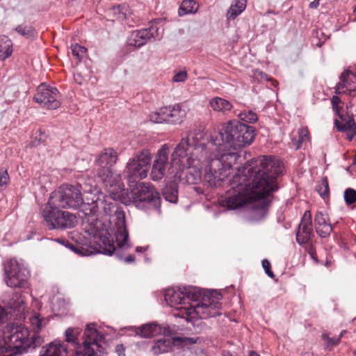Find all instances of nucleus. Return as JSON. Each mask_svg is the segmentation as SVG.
Segmentation results:
<instances>
[{
  "instance_id": "f8f14e48",
  "label": "nucleus",
  "mask_w": 356,
  "mask_h": 356,
  "mask_svg": "<svg viewBox=\"0 0 356 356\" xmlns=\"http://www.w3.org/2000/svg\"><path fill=\"white\" fill-rule=\"evenodd\" d=\"M216 155V154L215 153V152H213L211 153L210 156L207 159H205V158L197 157V160L194 161V163L188 165V166H186L185 169L183 171H179L180 172L185 175L186 181L188 184H196L199 183L202 180L201 169L204 167V181L207 182L210 187H217L220 186L221 183L224 181L225 179L221 180L216 186L210 185L209 183L205 179V168L207 165V163L209 162V161H211V159H215Z\"/></svg>"
},
{
  "instance_id": "bf43d9fd",
  "label": "nucleus",
  "mask_w": 356,
  "mask_h": 356,
  "mask_svg": "<svg viewBox=\"0 0 356 356\" xmlns=\"http://www.w3.org/2000/svg\"><path fill=\"white\" fill-rule=\"evenodd\" d=\"M249 356H259V355L255 352H251L250 353Z\"/></svg>"
},
{
  "instance_id": "5701e85b",
  "label": "nucleus",
  "mask_w": 356,
  "mask_h": 356,
  "mask_svg": "<svg viewBox=\"0 0 356 356\" xmlns=\"http://www.w3.org/2000/svg\"><path fill=\"white\" fill-rule=\"evenodd\" d=\"M59 221L56 223V229L58 228H72L74 227L76 222V217L68 211L60 210Z\"/></svg>"
},
{
  "instance_id": "a19ab883",
  "label": "nucleus",
  "mask_w": 356,
  "mask_h": 356,
  "mask_svg": "<svg viewBox=\"0 0 356 356\" xmlns=\"http://www.w3.org/2000/svg\"><path fill=\"white\" fill-rule=\"evenodd\" d=\"M322 339L325 341V346L327 348L330 346H337L340 343L339 338L330 337L329 334L327 333L322 334Z\"/></svg>"
},
{
  "instance_id": "9b49d317",
  "label": "nucleus",
  "mask_w": 356,
  "mask_h": 356,
  "mask_svg": "<svg viewBox=\"0 0 356 356\" xmlns=\"http://www.w3.org/2000/svg\"><path fill=\"white\" fill-rule=\"evenodd\" d=\"M170 153V145L164 144L158 151L156 159L153 162L150 172V178L153 181H159L165 177L168 174H177L179 172L175 168H171V162L168 161Z\"/></svg>"
},
{
  "instance_id": "5fc2aeb1",
  "label": "nucleus",
  "mask_w": 356,
  "mask_h": 356,
  "mask_svg": "<svg viewBox=\"0 0 356 356\" xmlns=\"http://www.w3.org/2000/svg\"><path fill=\"white\" fill-rule=\"evenodd\" d=\"M135 259V257L133 255H129L127 256L125 259H124V261L126 263H131V262H133Z\"/></svg>"
},
{
  "instance_id": "aec40b11",
  "label": "nucleus",
  "mask_w": 356,
  "mask_h": 356,
  "mask_svg": "<svg viewBox=\"0 0 356 356\" xmlns=\"http://www.w3.org/2000/svg\"><path fill=\"white\" fill-rule=\"evenodd\" d=\"M118 159L117 152L113 148H105L97 156L96 162L98 168H104L112 167L116 163Z\"/></svg>"
},
{
  "instance_id": "473e14b6",
  "label": "nucleus",
  "mask_w": 356,
  "mask_h": 356,
  "mask_svg": "<svg viewBox=\"0 0 356 356\" xmlns=\"http://www.w3.org/2000/svg\"><path fill=\"white\" fill-rule=\"evenodd\" d=\"M298 140L292 139L293 145L296 149H298L301 146L309 140V131L307 128H301L298 131Z\"/></svg>"
},
{
  "instance_id": "a878e982",
  "label": "nucleus",
  "mask_w": 356,
  "mask_h": 356,
  "mask_svg": "<svg viewBox=\"0 0 356 356\" xmlns=\"http://www.w3.org/2000/svg\"><path fill=\"white\" fill-rule=\"evenodd\" d=\"M246 0H236L230 6L227 12V18L233 20L239 15L246 8Z\"/></svg>"
},
{
  "instance_id": "f3484780",
  "label": "nucleus",
  "mask_w": 356,
  "mask_h": 356,
  "mask_svg": "<svg viewBox=\"0 0 356 356\" xmlns=\"http://www.w3.org/2000/svg\"><path fill=\"white\" fill-rule=\"evenodd\" d=\"M172 329L168 325L161 327L156 323L143 325L136 329V334L141 337L150 338L159 334L170 335Z\"/></svg>"
},
{
  "instance_id": "37998d69",
  "label": "nucleus",
  "mask_w": 356,
  "mask_h": 356,
  "mask_svg": "<svg viewBox=\"0 0 356 356\" xmlns=\"http://www.w3.org/2000/svg\"><path fill=\"white\" fill-rule=\"evenodd\" d=\"M106 241H103L104 247L102 248V252L105 254L111 255L115 251V246L112 241L108 239H106Z\"/></svg>"
},
{
  "instance_id": "0eeeda50",
  "label": "nucleus",
  "mask_w": 356,
  "mask_h": 356,
  "mask_svg": "<svg viewBox=\"0 0 356 356\" xmlns=\"http://www.w3.org/2000/svg\"><path fill=\"white\" fill-rule=\"evenodd\" d=\"M152 158L148 149H143L129 159L125 168V176L130 183L147 177Z\"/></svg>"
},
{
  "instance_id": "7ed1b4c3",
  "label": "nucleus",
  "mask_w": 356,
  "mask_h": 356,
  "mask_svg": "<svg viewBox=\"0 0 356 356\" xmlns=\"http://www.w3.org/2000/svg\"><path fill=\"white\" fill-rule=\"evenodd\" d=\"M164 297L168 305L175 308L174 316L187 321L221 314L220 300L222 297L216 291L202 293L197 288L186 286L179 289H168Z\"/></svg>"
},
{
  "instance_id": "13d9d810",
  "label": "nucleus",
  "mask_w": 356,
  "mask_h": 356,
  "mask_svg": "<svg viewBox=\"0 0 356 356\" xmlns=\"http://www.w3.org/2000/svg\"><path fill=\"white\" fill-rule=\"evenodd\" d=\"M346 333V330H342L338 337L339 338V341H341V339L343 337V335Z\"/></svg>"
},
{
  "instance_id": "79ce46f5",
  "label": "nucleus",
  "mask_w": 356,
  "mask_h": 356,
  "mask_svg": "<svg viewBox=\"0 0 356 356\" xmlns=\"http://www.w3.org/2000/svg\"><path fill=\"white\" fill-rule=\"evenodd\" d=\"M318 192L323 197H327L329 195V185L326 177L322 179L321 184L318 188Z\"/></svg>"
},
{
  "instance_id": "dca6fc26",
  "label": "nucleus",
  "mask_w": 356,
  "mask_h": 356,
  "mask_svg": "<svg viewBox=\"0 0 356 356\" xmlns=\"http://www.w3.org/2000/svg\"><path fill=\"white\" fill-rule=\"evenodd\" d=\"M60 208L51 202V197H49L47 203L44 204L41 207V214L43 220L49 229H56V223L59 221V213Z\"/></svg>"
},
{
  "instance_id": "e433bc0d",
  "label": "nucleus",
  "mask_w": 356,
  "mask_h": 356,
  "mask_svg": "<svg viewBox=\"0 0 356 356\" xmlns=\"http://www.w3.org/2000/svg\"><path fill=\"white\" fill-rule=\"evenodd\" d=\"M72 54L79 62L86 56L87 49L78 44H74L71 46Z\"/></svg>"
},
{
  "instance_id": "58836bf2",
  "label": "nucleus",
  "mask_w": 356,
  "mask_h": 356,
  "mask_svg": "<svg viewBox=\"0 0 356 356\" xmlns=\"http://www.w3.org/2000/svg\"><path fill=\"white\" fill-rule=\"evenodd\" d=\"M163 195L165 200L171 203L177 202L178 199L177 190L170 187H166L163 189Z\"/></svg>"
},
{
  "instance_id": "ea45409f",
  "label": "nucleus",
  "mask_w": 356,
  "mask_h": 356,
  "mask_svg": "<svg viewBox=\"0 0 356 356\" xmlns=\"http://www.w3.org/2000/svg\"><path fill=\"white\" fill-rule=\"evenodd\" d=\"M345 202L350 205L356 202V191L353 188H347L343 194Z\"/></svg>"
},
{
  "instance_id": "393cba45",
  "label": "nucleus",
  "mask_w": 356,
  "mask_h": 356,
  "mask_svg": "<svg viewBox=\"0 0 356 356\" xmlns=\"http://www.w3.org/2000/svg\"><path fill=\"white\" fill-rule=\"evenodd\" d=\"M209 106L214 111L222 113L230 111L232 108V104L229 101L218 97L212 98L209 101Z\"/></svg>"
},
{
  "instance_id": "2f4dec72",
  "label": "nucleus",
  "mask_w": 356,
  "mask_h": 356,
  "mask_svg": "<svg viewBox=\"0 0 356 356\" xmlns=\"http://www.w3.org/2000/svg\"><path fill=\"white\" fill-rule=\"evenodd\" d=\"M81 333L79 328L69 327L65 331L66 341L72 343L74 347L80 346L78 342V337Z\"/></svg>"
},
{
  "instance_id": "a211bd4d",
  "label": "nucleus",
  "mask_w": 356,
  "mask_h": 356,
  "mask_svg": "<svg viewBox=\"0 0 356 356\" xmlns=\"http://www.w3.org/2000/svg\"><path fill=\"white\" fill-rule=\"evenodd\" d=\"M9 308L13 310L19 320L26 318V298L22 293L15 292L7 302Z\"/></svg>"
},
{
  "instance_id": "6e6d98bb",
  "label": "nucleus",
  "mask_w": 356,
  "mask_h": 356,
  "mask_svg": "<svg viewBox=\"0 0 356 356\" xmlns=\"http://www.w3.org/2000/svg\"><path fill=\"white\" fill-rule=\"evenodd\" d=\"M258 76H259L261 79H267V75L265 73L262 72H258Z\"/></svg>"
},
{
  "instance_id": "7c9ffc66",
  "label": "nucleus",
  "mask_w": 356,
  "mask_h": 356,
  "mask_svg": "<svg viewBox=\"0 0 356 356\" xmlns=\"http://www.w3.org/2000/svg\"><path fill=\"white\" fill-rule=\"evenodd\" d=\"M197 3L194 0H184L179 9V15H184L194 13L197 11Z\"/></svg>"
},
{
  "instance_id": "a18cd8bd",
  "label": "nucleus",
  "mask_w": 356,
  "mask_h": 356,
  "mask_svg": "<svg viewBox=\"0 0 356 356\" xmlns=\"http://www.w3.org/2000/svg\"><path fill=\"white\" fill-rule=\"evenodd\" d=\"M262 266L265 270V273L267 274L268 276L273 278L275 277L273 272L271 270V265L268 260L267 259H263L262 260Z\"/></svg>"
},
{
  "instance_id": "4be33fe9",
  "label": "nucleus",
  "mask_w": 356,
  "mask_h": 356,
  "mask_svg": "<svg viewBox=\"0 0 356 356\" xmlns=\"http://www.w3.org/2000/svg\"><path fill=\"white\" fill-rule=\"evenodd\" d=\"M168 123H180L186 116V111L179 104L167 106Z\"/></svg>"
},
{
  "instance_id": "f704fd0d",
  "label": "nucleus",
  "mask_w": 356,
  "mask_h": 356,
  "mask_svg": "<svg viewBox=\"0 0 356 356\" xmlns=\"http://www.w3.org/2000/svg\"><path fill=\"white\" fill-rule=\"evenodd\" d=\"M115 237L116 242L120 247L122 248L125 246L129 238V233L126 227L118 228Z\"/></svg>"
},
{
  "instance_id": "9d476101",
  "label": "nucleus",
  "mask_w": 356,
  "mask_h": 356,
  "mask_svg": "<svg viewBox=\"0 0 356 356\" xmlns=\"http://www.w3.org/2000/svg\"><path fill=\"white\" fill-rule=\"evenodd\" d=\"M97 177L108 189L110 193L109 199H121V196L126 194L124 186L122 182L121 175L110 168H98L97 171Z\"/></svg>"
},
{
  "instance_id": "c9c22d12",
  "label": "nucleus",
  "mask_w": 356,
  "mask_h": 356,
  "mask_svg": "<svg viewBox=\"0 0 356 356\" xmlns=\"http://www.w3.org/2000/svg\"><path fill=\"white\" fill-rule=\"evenodd\" d=\"M240 120L248 123L256 122L258 120L257 115L252 111H243L237 114Z\"/></svg>"
},
{
  "instance_id": "72a5a7b5",
  "label": "nucleus",
  "mask_w": 356,
  "mask_h": 356,
  "mask_svg": "<svg viewBox=\"0 0 356 356\" xmlns=\"http://www.w3.org/2000/svg\"><path fill=\"white\" fill-rule=\"evenodd\" d=\"M15 31L26 38L33 39L37 37V32L31 26L19 25L15 28Z\"/></svg>"
},
{
  "instance_id": "680f3d73",
  "label": "nucleus",
  "mask_w": 356,
  "mask_h": 356,
  "mask_svg": "<svg viewBox=\"0 0 356 356\" xmlns=\"http://www.w3.org/2000/svg\"><path fill=\"white\" fill-rule=\"evenodd\" d=\"M354 355L356 356V350L354 352Z\"/></svg>"
},
{
  "instance_id": "f257e3e1",
  "label": "nucleus",
  "mask_w": 356,
  "mask_h": 356,
  "mask_svg": "<svg viewBox=\"0 0 356 356\" xmlns=\"http://www.w3.org/2000/svg\"><path fill=\"white\" fill-rule=\"evenodd\" d=\"M282 172L281 162L271 156L252 159L243 173H236L231 180V188L220 200V204L236 209L248 202H254V211L259 216L266 215L270 204L269 197L278 189L276 177Z\"/></svg>"
},
{
  "instance_id": "864d4df0",
  "label": "nucleus",
  "mask_w": 356,
  "mask_h": 356,
  "mask_svg": "<svg viewBox=\"0 0 356 356\" xmlns=\"http://www.w3.org/2000/svg\"><path fill=\"white\" fill-rule=\"evenodd\" d=\"M321 0H314V1L309 3V8H316L319 6V2Z\"/></svg>"
},
{
  "instance_id": "ddd939ff",
  "label": "nucleus",
  "mask_w": 356,
  "mask_h": 356,
  "mask_svg": "<svg viewBox=\"0 0 356 356\" xmlns=\"http://www.w3.org/2000/svg\"><path fill=\"white\" fill-rule=\"evenodd\" d=\"M60 97L56 88L42 83L38 87L33 99L48 109H56L60 105Z\"/></svg>"
},
{
  "instance_id": "bb28decb",
  "label": "nucleus",
  "mask_w": 356,
  "mask_h": 356,
  "mask_svg": "<svg viewBox=\"0 0 356 356\" xmlns=\"http://www.w3.org/2000/svg\"><path fill=\"white\" fill-rule=\"evenodd\" d=\"M12 52V41L6 35L0 36V59H6L11 56Z\"/></svg>"
},
{
  "instance_id": "6ab92c4d",
  "label": "nucleus",
  "mask_w": 356,
  "mask_h": 356,
  "mask_svg": "<svg viewBox=\"0 0 356 356\" xmlns=\"http://www.w3.org/2000/svg\"><path fill=\"white\" fill-rule=\"evenodd\" d=\"M314 227L316 233L322 238L327 237L332 231V227L329 222L327 216L321 211L317 212L315 215Z\"/></svg>"
},
{
  "instance_id": "3c124183",
  "label": "nucleus",
  "mask_w": 356,
  "mask_h": 356,
  "mask_svg": "<svg viewBox=\"0 0 356 356\" xmlns=\"http://www.w3.org/2000/svg\"><path fill=\"white\" fill-rule=\"evenodd\" d=\"M6 318V313L5 309L0 306V323L3 322Z\"/></svg>"
},
{
  "instance_id": "cd10ccee",
  "label": "nucleus",
  "mask_w": 356,
  "mask_h": 356,
  "mask_svg": "<svg viewBox=\"0 0 356 356\" xmlns=\"http://www.w3.org/2000/svg\"><path fill=\"white\" fill-rule=\"evenodd\" d=\"M167 106L160 108L159 110L149 114V118L154 123H168Z\"/></svg>"
},
{
  "instance_id": "603ef678",
  "label": "nucleus",
  "mask_w": 356,
  "mask_h": 356,
  "mask_svg": "<svg viewBox=\"0 0 356 356\" xmlns=\"http://www.w3.org/2000/svg\"><path fill=\"white\" fill-rule=\"evenodd\" d=\"M346 138L348 139V140H352L354 136L356 135V131L353 132V130H351L350 131H346Z\"/></svg>"
},
{
  "instance_id": "423d86ee",
  "label": "nucleus",
  "mask_w": 356,
  "mask_h": 356,
  "mask_svg": "<svg viewBox=\"0 0 356 356\" xmlns=\"http://www.w3.org/2000/svg\"><path fill=\"white\" fill-rule=\"evenodd\" d=\"M119 200L124 204L133 203L138 208H144L147 205L156 207L160 204L158 192L151 184L146 183L136 184L131 188L129 195L126 192Z\"/></svg>"
},
{
  "instance_id": "6e6552de",
  "label": "nucleus",
  "mask_w": 356,
  "mask_h": 356,
  "mask_svg": "<svg viewBox=\"0 0 356 356\" xmlns=\"http://www.w3.org/2000/svg\"><path fill=\"white\" fill-rule=\"evenodd\" d=\"M103 338L97 332L95 324H88L84 331V341L74 347L72 356H101V342Z\"/></svg>"
},
{
  "instance_id": "49530a36",
  "label": "nucleus",
  "mask_w": 356,
  "mask_h": 356,
  "mask_svg": "<svg viewBox=\"0 0 356 356\" xmlns=\"http://www.w3.org/2000/svg\"><path fill=\"white\" fill-rule=\"evenodd\" d=\"M187 78V73L185 71H181L175 74L172 78L174 82H183Z\"/></svg>"
},
{
  "instance_id": "09e8293b",
  "label": "nucleus",
  "mask_w": 356,
  "mask_h": 356,
  "mask_svg": "<svg viewBox=\"0 0 356 356\" xmlns=\"http://www.w3.org/2000/svg\"><path fill=\"white\" fill-rule=\"evenodd\" d=\"M115 351L118 356H125L124 348L122 344H118L115 347Z\"/></svg>"
},
{
  "instance_id": "20e7f679",
  "label": "nucleus",
  "mask_w": 356,
  "mask_h": 356,
  "mask_svg": "<svg viewBox=\"0 0 356 356\" xmlns=\"http://www.w3.org/2000/svg\"><path fill=\"white\" fill-rule=\"evenodd\" d=\"M50 197L51 202L60 208L81 207L86 216L99 213L108 214L114 207L111 203L107 202L106 195L97 189L86 193L83 200L79 185L63 184L54 191Z\"/></svg>"
},
{
  "instance_id": "c03bdc74",
  "label": "nucleus",
  "mask_w": 356,
  "mask_h": 356,
  "mask_svg": "<svg viewBox=\"0 0 356 356\" xmlns=\"http://www.w3.org/2000/svg\"><path fill=\"white\" fill-rule=\"evenodd\" d=\"M10 181V177L7 170L3 171L0 175V191L3 190Z\"/></svg>"
},
{
  "instance_id": "4468645a",
  "label": "nucleus",
  "mask_w": 356,
  "mask_h": 356,
  "mask_svg": "<svg viewBox=\"0 0 356 356\" xmlns=\"http://www.w3.org/2000/svg\"><path fill=\"white\" fill-rule=\"evenodd\" d=\"M158 29L152 26L148 29H143L132 32L127 39V44L135 47H140L152 38L157 35Z\"/></svg>"
},
{
  "instance_id": "b1692460",
  "label": "nucleus",
  "mask_w": 356,
  "mask_h": 356,
  "mask_svg": "<svg viewBox=\"0 0 356 356\" xmlns=\"http://www.w3.org/2000/svg\"><path fill=\"white\" fill-rule=\"evenodd\" d=\"M67 348L64 343L54 341L49 344L45 353L41 356H67Z\"/></svg>"
},
{
  "instance_id": "c756f323",
  "label": "nucleus",
  "mask_w": 356,
  "mask_h": 356,
  "mask_svg": "<svg viewBox=\"0 0 356 356\" xmlns=\"http://www.w3.org/2000/svg\"><path fill=\"white\" fill-rule=\"evenodd\" d=\"M106 200L107 201L108 203H111L114 207L113 209H112L111 212L110 213H108L107 215H110L113 211H114L115 217H116V220H117L116 225H117L118 228L126 227L124 212L123 211L119 210L118 209L114 210L115 208V204L113 202L108 201V197H107L106 196ZM95 215L102 216V215H106V214L99 213H96Z\"/></svg>"
},
{
  "instance_id": "4d7b16f0",
  "label": "nucleus",
  "mask_w": 356,
  "mask_h": 356,
  "mask_svg": "<svg viewBox=\"0 0 356 356\" xmlns=\"http://www.w3.org/2000/svg\"><path fill=\"white\" fill-rule=\"evenodd\" d=\"M309 253L310 254L311 257H312L314 259H315V257H314V255H315V254H316V253H315V252L314 251V250H313L312 248L309 249Z\"/></svg>"
},
{
  "instance_id": "052dcab7",
  "label": "nucleus",
  "mask_w": 356,
  "mask_h": 356,
  "mask_svg": "<svg viewBox=\"0 0 356 356\" xmlns=\"http://www.w3.org/2000/svg\"><path fill=\"white\" fill-rule=\"evenodd\" d=\"M303 356H312V354L310 353H305Z\"/></svg>"
},
{
  "instance_id": "39448f33",
  "label": "nucleus",
  "mask_w": 356,
  "mask_h": 356,
  "mask_svg": "<svg viewBox=\"0 0 356 356\" xmlns=\"http://www.w3.org/2000/svg\"><path fill=\"white\" fill-rule=\"evenodd\" d=\"M204 134L200 130L191 131L177 145L171 154V168L177 171H183L186 166L194 163L197 157L207 159L214 152L211 142L202 143Z\"/></svg>"
},
{
  "instance_id": "2eb2a0df",
  "label": "nucleus",
  "mask_w": 356,
  "mask_h": 356,
  "mask_svg": "<svg viewBox=\"0 0 356 356\" xmlns=\"http://www.w3.org/2000/svg\"><path fill=\"white\" fill-rule=\"evenodd\" d=\"M313 234L312 216L309 211H306L301 219L296 232V241L300 245L309 242Z\"/></svg>"
},
{
  "instance_id": "8fccbe9b",
  "label": "nucleus",
  "mask_w": 356,
  "mask_h": 356,
  "mask_svg": "<svg viewBox=\"0 0 356 356\" xmlns=\"http://www.w3.org/2000/svg\"><path fill=\"white\" fill-rule=\"evenodd\" d=\"M120 8H121V6H114L113 8V12L115 13L116 12H118L119 13V16H118V18L119 19H122V18H124L125 17V14L124 13H122V15H121V10H120Z\"/></svg>"
},
{
  "instance_id": "1a4fd4ad",
  "label": "nucleus",
  "mask_w": 356,
  "mask_h": 356,
  "mask_svg": "<svg viewBox=\"0 0 356 356\" xmlns=\"http://www.w3.org/2000/svg\"><path fill=\"white\" fill-rule=\"evenodd\" d=\"M4 280L11 288H24L26 286L29 272L24 264L12 259L4 264Z\"/></svg>"
},
{
  "instance_id": "f03ea898",
  "label": "nucleus",
  "mask_w": 356,
  "mask_h": 356,
  "mask_svg": "<svg viewBox=\"0 0 356 356\" xmlns=\"http://www.w3.org/2000/svg\"><path fill=\"white\" fill-rule=\"evenodd\" d=\"M254 131L253 127L237 120L222 124L216 138L212 137L211 140L216 159L209 161L205 168V179L210 185H217L230 175L240 158L235 150L250 145L255 136Z\"/></svg>"
},
{
  "instance_id": "4c0bfd02",
  "label": "nucleus",
  "mask_w": 356,
  "mask_h": 356,
  "mask_svg": "<svg viewBox=\"0 0 356 356\" xmlns=\"http://www.w3.org/2000/svg\"><path fill=\"white\" fill-rule=\"evenodd\" d=\"M334 124L338 130L341 131L346 132L353 130V132H355L356 131V124L355 123V122L352 120H349L343 124H341V122L339 120H335Z\"/></svg>"
},
{
  "instance_id": "c85d7f7f",
  "label": "nucleus",
  "mask_w": 356,
  "mask_h": 356,
  "mask_svg": "<svg viewBox=\"0 0 356 356\" xmlns=\"http://www.w3.org/2000/svg\"><path fill=\"white\" fill-rule=\"evenodd\" d=\"M29 321L33 327L35 333L39 332L40 330L47 325L48 320L41 317L40 314L33 312L29 318Z\"/></svg>"
},
{
  "instance_id": "de8ad7c7",
  "label": "nucleus",
  "mask_w": 356,
  "mask_h": 356,
  "mask_svg": "<svg viewBox=\"0 0 356 356\" xmlns=\"http://www.w3.org/2000/svg\"><path fill=\"white\" fill-rule=\"evenodd\" d=\"M332 105L333 110L337 113H339V104L341 103V99L337 96H333L332 98Z\"/></svg>"
},
{
  "instance_id": "412c9836",
  "label": "nucleus",
  "mask_w": 356,
  "mask_h": 356,
  "mask_svg": "<svg viewBox=\"0 0 356 356\" xmlns=\"http://www.w3.org/2000/svg\"><path fill=\"white\" fill-rule=\"evenodd\" d=\"M174 330L172 329L170 335H163L162 339L157 340L152 346V351L154 354H161L169 351L175 338L173 337Z\"/></svg>"
}]
</instances>
